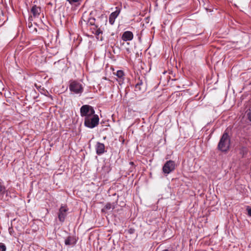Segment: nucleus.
Listing matches in <instances>:
<instances>
[{
  "label": "nucleus",
  "instance_id": "1",
  "mask_svg": "<svg viewBox=\"0 0 251 251\" xmlns=\"http://www.w3.org/2000/svg\"><path fill=\"white\" fill-rule=\"evenodd\" d=\"M230 141L227 132H224L218 143V149L222 152H226L229 149Z\"/></svg>",
  "mask_w": 251,
  "mask_h": 251
},
{
  "label": "nucleus",
  "instance_id": "2",
  "mask_svg": "<svg viewBox=\"0 0 251 251\" xmlns=\"http://www.w3.org/2000/svg\"><path fill=\"white\" fill-rule=\"evenodd\" d=\"M100 119L98 115L94 114L84 118V126L88 128H93L97 126L99 123Z\"/></svg>",
  "mask_w": 251,
  "mask_h": 251
},
{
  "label": "nucleus",
  "instance_id": "3",
  "mask_svg": "<svg viewBox=\"0 0 251 251\" xmlns=\"http://www.w3.org/2000/svg\"><path fill=\"white\" fill-rule=\"evenodd\" d=\"M80 113L81 117L85 118L90 116H93L95 112L92 106L86 104L81 107Z\"/></svg>",
  "mask_w": 251,
  "mask_h": 251
},
{
  "label": "nucleus",
  "instance_id": "4",
  "mask_svg": "<svg viewBox=\"0 0 251 251\" xmlns=\"http://www.w3.org/2000/svg\"><path fill=\"white\" fill-rule=\"evenodd\" d=\"M176 167V164L174 161H167L164 165L162 168V171L164 174L168 175L173 172Z\"/></svg>",
  "mask_w": 251,
  "mask_h": 251
},
{
  "label": "nucleus",
  "instance_id": "5",
  "mask_svg": "<svg viewBox=\"0 0 251 251\" xmlns=\"http://www.w3.org/2000/svg\"><path fill=\"white\" fill-rule=\"evenodd\" d=\"M70 90L75 94H81L83 91L82 85L77 81L72 82L69 86Z\"/></svg>",
  "mask_w": 251,
  "mask_h": 251
},
{
  "label": "nucleus",
  "instance_id": "6",
  "mask_svg": "<svg viewBox=\"0 0 251 251\" xmlns=\"http://www.w3.org/2000/svg\"><path fill=\"white\" fill-rule=\"evenodd\" d=\"M68 208L66 205H61L58 213V218L60 222H64L67 215Z\"/></svg>",
  "mask_w": 251,
  "mask_h": 251
},
{
  "label": "nucleus",
  "instance_id": "7",
  "mask_svg": "<svg viewBox=\"0 0 251 251\" xmlns=\"http://www.w3.org/2000/svg\"><path fill=\"white\" fill-rule=\"evenodd\" d=\"M120 13V10L116 7V10L112 13L109 16V22L111 25H113L116 18L118 16Z\"/></svg>",
  "mask_w": 251,
  "mask_h": 251
},
{
  "label": "nucleus",
  "instance_id": "8",
  "mask_svg": "<svg viewBox=\"0 0 251 251\" xmlns=\"http://www.w3.org/2000/svg\"><path fill=\"white\" fill-rule=\"evenodd\" d=\"M133 34L132 32L130 31H126L124 32L122 35V39L124 41H131L133 39Z\"/></svg>",
  "mask_w": 251,
  "mask_h": 251
},
{
  "label": "nucleus",
  "instance_id": "9",
  "mask_svg": "<svg viewBox=\"0 0 251 251\" xmlns=\"http://www.w3.org/2000/svg\"><path fill=\"white\" fill-rule=\"evenodd\" d=\"M96 153L100 155L105 152V146L103 143L98 142L96 146Z\"/></svg>",
  "mask_w": 251,
  "mask_h": 251
},
{
  "label": "nucleus",
  "instance_id": "10",
  "mask_svg": "<svg viewBox=\"0 0 251 251\" xmlns=\"http://www.w3.org/2000/svg\"><path fill=\"white\" fill-rule=\"evenodd\" d=\"M76 239L75 237L69 236L65 240L66 245H74L76 243Z\"/></svg>",
  "mask_w": 251,
  "mask_h": 251
},
{
  "label": "nucleus",
  "instance_id": "11",
  "mask_svg": "<svg viewBox=\"0 0 251 251\" xmlns=\"http://www.w3.org/2000/svg\"><path fill=\"white\" fill-rule=\"evenodd\" d=\"M40 12L41 9L39 7L37 6L36 5L32 6L31 9V12L34 18L38 17L40 15Z\"/></svg>",
  "mask_w": 251,
  "mask_h": 251
},
{
  "label": "nucleus",
  "instance_id": "12",
  "mask_svg": "<svg viewBox=\"0 0 251 251\" xmlns=\"http://www.w3.org/2000/svg\"><path fill=\"white\" fill-rule=\"evenodd\" d=\"M115 208V205L113 203V204L110 203H107L105 205L104 208L102 209V211L103 212H106L107 211L110 210L111 209H113Z\"/></svg>",
  "mask_w": 251,
  "mask_h": 251
},
{
  "label": "nucleus",
  "instance_id": "13",
  "mask_svg": "<svg viewBox=\"0 0 251 251\" xmlns=\"http://www.w3.org/2000/svg\"><path fill=\"white\" fill-rule=\"evenodd\" d=\"M6 191V187L4 185L2 180L0 179V194L3 195Z\"/></svg>",
  "mask_w": 251,
  "mask_h": 251
},
{
  "label": "nucleus",
  "instance_id": "14",
  "mask_svg": "<svg viewBox=\"0 0 251 251\" xmlns=\"http://www.w3.org/2000/svg\"><path fill=\"white\" fill-rule=\"evenodd\" d=\"M116 75L118 77L122 79L124 77V73L122 70H118L117 71Z\"/></svg>",
  "mask_w": 251,
  "mask_h": 251
},
{
  "label": "nucleus",
  "instance_id": "15",
  "mask_svg": "<svg viewBox=\"0 0 251 251\" xmlns=\"http://www.w3.org/2000/svg\"><path fill=\"white\" fill-rule=\"evenodd\" d=\"M143 84V82L142 80H139V81L135 85V88L136 90L141 91V85Z\"/></svg>",
  "mask_w": 251,
  "mask_h": 251
},
{
  "label": "nucleus",
  "instance_id": "16",
  "mask_svg": "<svg viewBox=\"0 0 251 251\" xmlns=\"http://www.w3.org/2000/svg\"><path fill=\"white\" fill-rule=\"evenodd\" d=\"M95 26L96 27V31H95V34L96 35H100V34H102V31L100 29V28H98V26L97 25H96Z\"/></svg>",
  "mask_w": 251,
  "mask_h": 251
},
{
  "label": "nucleus",
  "instance_id": "17",
  "mask_svg": "<svg viewBox=\"0 0 251 251\" xmlns=\"http://www.w3.org/2000/svg\"><path fill=\"white\" fill-rule=\"evenodd\" d=\"M95 20H96L94 18H90L89 19L88 23L91 25H95Z\"/></svg>",
  "mask_w": 251,
  "mask_h": 251
},
{
  "label": "nucleus",
  "instance_id": "18",
  "mask_svg": "<svg viewBox=\"0 0 251 251\" xmlns=\"http://www.w3.org/2000/svg\"><path fill=\"white\" fill-rule=\"evenodd\" d=\"M6 249L5 245L2 243H0V251H5Z\"/></svg>",
  "mask_w": 251,
  "mask_h": 251
},
{
  "label": "nucleus",
  "instance_id": "19",
  "mask_svg": "<svg viewBox=\"0 0 251 251\" xmlns=\"http://www.w3.org/2000/svg\"><path fill=\"white\" fill-rule=\"evenodd\" d=\"M247 151V149L246 148L243 147L240 150V154H242V156H243L245 154V153H246Z\"/></svg>",
  "mask_w": 251,
  "mask_h": 251
},
{
  "label": "nucleus",
  "instance_id": "20",
  "mask_svg": "<svg viewBox=\"0 0 251 251\" xmlns=\"http://www.w3.org/2000/svg\"><path fill=\"white\" fill-rule=\"evenodd\" d=\"M80 0H67V1H68L71 4H73L74 3L77 2Z\"/></svg>",
  "mask_w": 251,
  "mask_h": 251
},
{
  "label": "nucleus",
  "instance_id": "21",
  "mask_svg": "<svg viewBox=\"0 0 251 251\" xmlns=\"http://www.w3.org/2000/svg\"><path fill=\"white\" fill-rule=\"evenodd\" d=\"M96 38L98 40H99L100 41H102L103 40L102 34L96 35Z\"/></svg>",
  "mask_w": 251,
  "mask_h": 251
},
{
  "label": "nucleus",
  "instance_id": "22",
  "mask_svg": "<svg viewBox=\"0 0 251 251\" xmlns=\"http://www.w3.org/2000/svg\"><path fill=\"white\" fill-rule=\"evenodd\" d=\"M248 214L250 216H251V208L248 207L247 208Z\"/></svg>",
  "mask_w": 251,
  "mask_h": 251
},
{
  "label": "nucleus",
  "instance_id": "23",
  "mask_svg": "<svg viewBox=\"0 0 251 251\" xmlns=\"http://www.w3.org/2000/svg\"><path fill=\"white\" fill-rule=\"evenodd\" d=\"M248 119L251 122V111L248 113Z\"/></svg>",
  "mask_w": 251,
  "mask_h": 251
},
{
  "label": "nucleus",
  "instance_id": "24",
  "mask_svg": "<svg viewBox=\"0 0 251 251\" xmlns=\"http://www.w3.org/2000/svg\"><path fill=\"white\" fill-rule=\"evenodd\" d=\"M35 85L36 87L37 88V89H38V90H39V89H42L43 90H43V89H41V86H38L37 85V84H35Z\"/></svg>",
  "mask_w": 251,
  "mask_h": 251
},
{
  "label": "nucleus",
  "instance_id": "25",
  "mask_svg": "<svg viewBox=\"0 0 251 251\" xmlns=\"http://www.w3.org/2000/svg\"><path fill=\"white\" fill-rule=\"evenodd\" d=\"M28 26L29 27H30L32 26L31 23H29L28 24Z\"/></svg>",
  "mask_w": 251,
  "mask_h": 251
},
{
  "label": "nucleus",
  "instance_id": "26",
  "mask_svg": "<svg viewBox=\"0 0 251 251\" xmlns=\"http://www.w3.org/2000/svg\"><path fill=\"white\" fill-rule=\"evenodd\" d=\"M130 164H132H132H133V162H131L130 163Z\"/></svg>",
  "mask_w": 251,
  "mask_h": 251
}]
</instances>
